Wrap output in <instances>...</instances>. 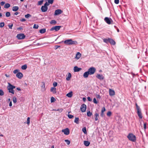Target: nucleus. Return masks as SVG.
<instances>
[{
  "mask_svg": "<svg viewBox=\"0 0 148 148\" xmlns=\"http://www.w3.org/2000/svg\"><path fill=\"white\" fill-rule=\"evenodd\" d=\"M64 42V44L67 45H76L77 44L76 41H73L71 39L66 40Z\"/></svg>",
  "mask_w": 148,
  "mask_h": 148,
  "instance_id": "nucleus-1",
  "label": "nucleus"
},
{
  "mask_svg": "<svg viewBox=\"0 0 148 148\" xmlns=\"http://www.w3.org/2000/svg\"><path fill=\"white\" fill-rule=\"evenodd\" d=\"M127 137L129 140L134 142L136 140V137L133 134L130 133L127 136Z\"/></svg>",
  "mask_w": 148,
  "mask_h": 148,
  "instance_id": "nucleus-2",
  "label": "nucleus"
},
{
  "mask_svg": "<svg viewBox=\"0 0 148 148\" xmlns=\"http://www.w3.org/2000/svg\"><path fill=\"white\" fill-rule=\"evenodd\" d=\"M49 5V3L46 2L44 5L42 6L41 8V10L42 12H45L48 10L47 6Z\"/></svg>",
  "mask_w": 148,
  "mask_h": 148,
  "instance_id": "nucleus-3",
  "label": "nucleus"
},
{
  "mask_svg": "<svg viewBox=\"0 0 148 148\" xmlns=\"http://www.w3.org/2000/svg\"><path fill=\"white\" fill-rule=\"evenodd\" d=\"M96 71V69L93 67H91L88 69V72L90 75H92L94 74Z\"/></svg>",
  "mask_w": 148,
  "mask_h": 148,
  "instance_id": "nucleus-4",
  "label": "nucleus"
},
{
  "mask_svg": "<svg viewBox=\"0 0 148 148\" xmlns=\"http://www.w3.org/2000/svg\"><path fill=\"white\" fill-rule=\"evenodd\" d=\"M104 20L108 24H110L112 23L113 21L111 18L106 17Z\"/></svg>",
  "mask_w": 148,
  "mask_h": 148,
  "instance_id": "nucleus-5",
  "label": "nucleus"
},
{
  "mask_svg": "<svg viewBox=\"0 0 148 148\" xmlns=\"http://www.w3.org/2000/svg\"><path fill=\"white\" fill-rule=\"evenodd\" d=\"M61 27V26H56L54 27H53L50 29V30L52 31L55 30L56 31H58Z\"/></svg>",
  "mask_w": 148,
  "mask_h": 148,
  "instance_id": "nucleus-6",
  "label": "nucleus"
},
{
  "mask_svg": "<svg viewBox=\"0 0 148 148\" xmlns=\"http://www.w3.org/2000/svg\"><path fill=\"white\" fill-rule=\"evenodd\" d=\"M16 37L18 39H24L25 36L23 34H17Z\"/></svg>",
  "mask_w": 148,
  "mask_h": 148,
  "instance_id": "nucleus-7",
  "label": "nucleus"
},
{
  "mask_svg": "<svg viewBox=\"0 0 148 148\" xmlns=\"http://www.w3.org/2000/svg\"><path fill=\"white\" fill-rule=\"evenodd\" d=\"M62 132L64 133V134L66 135H68L69 134L70 131L68 128H66L65 129L62 130Z\"/></svg>",
  "mask_w": 148,
  "mask_h": 148,
  "instance_id": "nucleus-8",
  "label": "nucleus"
},
{
  "mask_svg": "<svg viewBox=\"0 0 148 148\" xmlns=\"http://www.w3.org/2000/svg\"><path fill=\"white\" fill-rule=\"evenodd\" d=\"M62 11L60 9H57L56 10L55 12V15H57L60 14L62 13Z\"/></svg>",
  "mask_w": 148,
  "mask_h": 148,
  "instance_id": "nucleus-9",
  "label": "nucleus"
},
{
  "mask_svg": "<svg viewBox=\"0 0 148 148\" xmlns=\"http://www.w3.org/2000/svg\"><path fill=\"white\" fill-rule=\"evenodd\" d=\"M81 110L82 112H84L86 111V105L85 104H83L80 107Z\"/></svg>",
  "mask_w": 148,
  "mask_h": 148,
  "instance_id": "nucleus-10",
  "label": "nucleus"
},
{
  "mask_svg": "<svg viewBox=\"0 0 148 148\" xmlns=\"http://www.w3.org/2000/svg\"><path fill=\"white\" fill-rule=\"evenodd\" d=\"M96 77L97 78L100 80H103L104 79V77L102 75L97 74Z\"/></svg>",
  "mask_w": 148,
  "mask_h": 148,
  "instance_id": "nucleus-11",
  "label": "nucleus"
},
{
  "mask_svg": "<svg viewBox=\"0 0 148 148\" xmlns=\"http://www.w3.org/2000/svg\"><path fill=\"white\" fill-rule=\"evenodd\" d=\"M137 113L138 116L140 118L142 119V116L140 109L138 110H137Z\"/></svg>",
  "mask_w": 148,
  "mask_h": 148,
  "instance_id": "nucleus-12",
  "label": "nucleus"
},
{
  "mask_svg": "<svg viewBox=\"0 0 148 148\" xmlns=\"http://www.w3.org/2000/svg\"><path fill=\"white\" fill-rule=\"evenodd\" d=\"M74 71L75 72H78L82 70V68H78L77 66H75L74 68Z\"/></svg>",
  "mask_w": 148,
  "mask_h": 148,
  "instance_id": "nucleus-13",
  "label": "nucleus"
},
{
  "mask_svg": "<svg viewBox=\"0 0 148 148\" xmlns=\"http://www.w3.org/2000/svg\"><path fill=\"white\" fill-rule=\"evenodd\" d=\"M23 76V75L22 73L21 72L18 73L16 75V77L19 79L21 78Z\"/></svg>",
  "mask_w": 148,
  "mask_h": 148,
  "instance_id": "nucleus-14",
  "label": "nucleus"
},
{
  "mask_svg": "<svg viewBox=\"0 0 148 148\" xmlns=\"http://www.w3.org/2000/svg\"><path fill=\"white\" fill-rule=\"evenodd\" d=\"M109 95L110 96H113L115 95V92L114 91L111 89H110L109 90Z\"/></svg>",
  "mask_w": 148,
  "mask_h": 148,
  "instance_id": "nucleus-15",
  "label": "nucleus"
},
{
  "mask_svg": "<svg viewBox=\"0 0 148 148\" xmlns=\"http://www.w3.org/2000/svg\"><path fill=\"white\" fill-rule=\"evenodd\" d=\"M66 79L67 81H69L70 79L71 78V74L70 73H68V75H67L66 76Z\"/></svg>",
  "mask_w": 148,
  "mask_h": 148,
  "instance_id": "nucleus-16",
  "label": "nucleus"
},
{
  "mask_svg": "<svg viewBox=\"0 0 148 148\" xmlns=\"http://www.w3.org/2000/svg\"><path fill=\"white\" fill-rule=\"evenodd\" d=\"M81 54L79 52H77L76 55L75 57V58L76 59L78 60L81 57Z\"/></svg>",
  "mask_w": 148,
  "mask_h": 148,
  "instance_id": "nucleus-17",
  "label": "nucleus"
},
{
  "mask_svg": "<svg viewBox=\"0 0 148 148\" xmlns=\"http://www.w3.org/2000/svg\"><path fill=\"white\" fill-rule=\"evenodd\" d=\"M90 74L88 71L85 72L83 74V77L84 78H87L88 77V75Z\"/></svg>",
  "mask_w": 148,
  "mask_h": 148,
  "instance_id": "nucleus-18",
  "label": "nucleus"
},
{
  "mask_svg": "<svg viewBox=\"0 0 148 148\" xmlns=\"http://www.w3.org/2000/svg\"><path fill=\"white\" fill-rule=\"evenodd\" d=\"M109 42L112 45H114L115 44V41L112 39L111 38H110Z\"/></svg>",
  "mask_w": 148,
  "mask_h": 148,
  "instance_id": "nucleus-19",
  "label": "nucleus"
},
{
  "mask_svg": "<svg viewBox=\"0 0 148 148\" xmlns=\"http://www.w3.org/2000/svg\"><path fill=\"white\" fill-rule=\"evenodd\" d=\"M95 121H97L98 119V117L99 116V114L97 113V112H95Z\"/></svg>",
  "mask_w": 148,
  "mask_h": 148,
  "instance_id": "nucleus-20",
  "label": "nucleus"
},
{
  "mask_svg": "<svg viewBox=\"0 0 148 148\" xmlns=\"http://www.w3.org/2000/svg\"><path fill=\"white\" fill-rule=\"evenodd\" d=\"M8 88L10 89H13L15 88V86L11 85L10 83H8Z\"/></svg>",
  "mask_w": 148,
  "mask_h": 148,
  "instance_id": "nucleus-21",
  "label": "nucleus"
},
{
  "mask_svg": "<svg viewBox=\"0 0 148 148\" xmlns=\"http://www.w3.org/2000/svg\"><path fill=\"white\" fill-rule=\"evenodd\" d=\"M18 9H19V8H18V7L17 6H14L12 8V10L13 11L16 12V11H17L18 10Z\"/></svg>",
  "mask_w": 148,
  "mask_h": 148,
  "instance_id": "nucleus-22",
  "label": "nucleus"
},
{
  "mask_svg": "<svg viewBox=\"0 0 148 148\" xmlns=\"http://www.w3.org/2000/svg\"><path fill=\"white\" fill-rule=\"evenodd\" d=\"M51 91L53 92V93H56V88L55 87H52L50 89Z\"/></svg>",
  "mask_w": 148,
  "mask_h": 148,
  "instance_id": "nucleus-23",
  "label": "nucleus"
},
{
  "mask_svg": "<svg viewBox=\"0 0 148 148\" xmlns=\"http://www.w3.org/2000/svg\"><path fill=\"white\" fill-rule=\"evenodd\" d=\"M90 143L88 141H84V144L85 146H88L90 145Z\"/></svg>",
  "mask_w": 148,
  "mask_h": 148,
  "instance_id": "nucleus-24",
  "label": "nucleus"
},
{
  "mask_svg": "<svg viewBox=\"0 0 148 148\" xmlns=\"http://www.w3.org/2000/svg\"><path fill=\"white\" fill-rule=\"evenodd\" d=\"M79 118L78 117H75L74 120V122L78 124L79 123Z\"/></svg>",
  "mask_w": 148,
  "mask_h": 148,
  "instance_id": "nucleus-25",
  "label": "nucleus"
},
{
  "mask_svg": "<svg viewBox=\"0 0 148 148\" xmlns=\"http://www.w3.org/2000/svg\"><path fill=\"white\" fill-rule=\"evenodd\" d=\"M110 38H105L103 39V41L104 42L108 43L109 42Z\"/></svg>",
  "mask_w": 148,
  "mask_h": 148,
  "instance_id": "nucleus-26",
  "label": "nucleus"
},
{
  "mask_svg": "<svg viewBox=\"0 0 148 148\" xmlns=\"http://www.w3.org/2000/svg\"><path fill=\"white\" fill-rule=\"evenodd\" d=\"M46 32V29H43L40 30L39 32L41 34H43Z\"/></svg>",
  "mask_w": 148,
  "mask_h": 148,
  "instance_id": "nucleus-27",
  "label": "nucleus"
},
{
  "mask_svg": "<svg viewBox=\"0 0 148 148\" xmlns=\"http://www.w3.org/2000/svg\"><path fill=\"white\" fill-rule=\"evenodd\" d=\"M66 95L68 97H71L72 96V92H69V93H68V94H66Z\"/></svg>",
  "mask_w": 148,
  "mask_h": 148,
  "instance_id": "nucleus-28",
  "label": "nucleus"
},
{
  "mask_svg": "<svg viewBox=\"0 0 148 148\" xmlns=\"http://www.w3.org/2000/svg\"><path fill=\"white\" fill-rule=\"evenodd\" d=\"M10 4L7 3L5 4L4 5V8H7L10 7Z\"/></svg>",
  "mask_w": 148,
  "mask_h": 148,
  "instance_id": "nucleus-29",
  "label": "nucleus"
},
{
  "mask_svg": "<svg viewBox=\"0 0 148 148\" xmlns=\"http://www.w3.org/2000/svg\"><path fill=\"white\" fill-rule=\"evenodd\" d=\"M8 89L9 90V92L10 93H11L12 94H14V90H13V89H10V88H8Z\"/></svg>",
  "mask_w": 148,
  "mask_h": 148,
  "instance_id": "nucleus-30",
  "label": "nucleus"
},
{
  "mask_svg": "<svg viewBox=\"0 0 148 148\" xmlns=\"http://www.w3.org/2000/svg\"><path fill=\"white\" fill-rule=\"evenodd\" d=\"M82 131L84 134H86L87 133V131L86 127H84L82 129Z\"/></svg>",
  "mask_w": 148,
  "mask_h": 148,
  "instance_id": "nucleus-31",
  "label": "nucleus"
},
{
  "mask_svg": "<svg viewBox=\"0 0 148 148\" xmlns=\"http://www.w3.org/2000/svg\"><path fill=\"white\" fill-rule=\"evenodd\" d=\"M21 68L23 70H25L27 68V66L26 64H25L24 65L22 66H21Z\"/></svg>",
  "mask_w": 148,
  "mask_h": 148,
  "instance_id": "nucleus-32",
  "label": "nucleus"
},
{
  "mask_svg": "<svg viewBox=\"0 0 148 148\" xmlns=\"http://www.w3.org/2000/svg\"><path fill=\"white\" fill-rule=\"evenodd\" d=\"M55 99L53 97H51V103L53 102L56 101Z\"/></svg>",
  "mask_w": 148,
  "mask_h": 148,
  "instance_id": "nucleus-33",
  "label": "nucleus"
},
{
  "mask_svg": "<svg viewBox=\"0 0 148 148\" xmlns=\"http://www.w3.org/2000/svg\"><path fill=\"white\" fill-rule=\"evenodd\" d=\"M25 18H28L29 17H30L32 16V15L29 14H27L26 15H25Z\"/></svg>",
  "mask_w": 148,
  "mask_h": 148,
  "instance_id": "nucleus-34",
  "label": "nucleus"
},
{
  "mask_svg": "<svg viewBox=\"0 0 148 148\" xmlns=\"http://www.w3.org/2000/svg\"><path fill=\"white\" fill-rule=\"evenodd\" d=\"M13 101L14 103H16L17 102L16 98V97H14L13 98Z\"/></svg>",
  "mask_w": 148,
  "mask_h": 148,
  "instance_id": "nucleus-35",
  "label": "nucleus"
},
{
  "mask_svg": "<svg viewBox=\"0 0 148 148\" xmlns=\"http://www.w3.org/2000/svg\"><path fill=\"white\" fill-rule=\"evenodd\" d=\"M87 115L88 116H90L92 114V113L90 112L89 111L87 112Z\"/></svg>",
  "mask_w": 148,
  "mask_h": 148,
  "instance_id": "nucleus-36",
  "label": "nucleus"
},
{
  "mask_svg": "<svg viewBox=\"0 0 148 148\" xmlns=\"http://www.w3.org/2000/svg\"><path fill=\"white\" fill-rule=\"evenodd\" d=\"M43 1V0H42L38 1V5H41L42 4Z\"/></svg>",
  "mask_w": 148,
  "mask_h": 148,
  "instance_id": "nucleus-37",
  "label": "nucleus"
},
{
  "mask_svg": "<svg viewBox=\"0 0 148 148\" xmlns=\"http://www.w3.org/2000/svg\"><path fill=\"white\" fill-rule=\"evenodd\" d=\"M5 16L7 17H9L10 16V14L9 12H7L6 13Z\"/></svg>",
  "mask_w": 148,
  "mask_h": 148,
  "instance_id": "nucleus-38",
  "label": "nucleus"
},
{
  "mask_svg": "<svg viewBox=\"0 0 148 148\" xmlns=\"http://www.w3.org/2000/svg\"><path fill=\"white\" fill-rule=\"evenodd\" d=\"M38 25L37 24H34L33 27V28L37 29L38 27Z\"/></svg>",
  "mask_w": 148,
  "mask_h": 148,
  "instance_id": "nucleus-39",
  "label": "nucleus"
},
{
  "mask_svg": "<svg viewBox=\"0 0 148 148\" xmlns=\"http://www.w3.org/2000/svg\"><path fill=\"white\" fill-rule=\"evenodd\" d=\"M56 21L55 20H52L50 22V23L51 24H55L56 23Z\"/></svg>",
  "mask_w": 148,
  "mask_h": 148,
  "instance_id": "nucleus-40",
  "label": "nucleus"
},
{
  "mask_svg": "<svg viewBox=\"0 0 148 148\" xmlns=\"http://www.w3.org/2000/svg\"><path fill=\"white\" fill-rule=\"evenodd\" d=\"M5 25V24L4 22H2L0 23V27H3Z\"/></svg>",
  "mask_w": 148,
  "mask_h": 148,
  "instance_id": "nucleus-41",
  "label": "nucleus"
},
{
  "mask_svg": "<svg viewBox=\"0 0 148 148\" xmlns=\"http://www.w3.org/2000/svg\"><path fill=\"white\" fill-rule=\"evenodd\" d=\"M67 116L70 119H72L73 117V116L71 114H68Z\"/></svg>",
  "mask_w": 148,
  "mask_h": 148,
  "instance_id": "nucleus-42",
  "label": "nucleus"
},
{
  "mask_svg": "<svg viewBox=\"0 0 148 148\" xmlns=\"http://www.w3.org/2000/svg\"><path fill=\"white\" fill-rule=\"evenodd\" d=\"M54 0H48V3L49 4H52Z\"/></svg>",
  "mask_w": 148,
  "mask_h": 148,
  "instance_id": "nucleus-43",
  "label": "nucleus"
},
{
  "mask_svg": "<svg viewBox=\"0 0 148 148\" xmlns=\"http://www.w3.org/2000/svg\"><path fill=\"white\" fill-rule=\"evenodd\" d=\"M4 95V92L2 90H0V96H2Z\"/></svg>",
  "mask_w": 148,
  "mask_h": 148,
  "instance_id": "nucleus-44",
  "label": "nucleus"
},
{
  "mask_svg": "<svg viewBox=\"0 0 148 148\" xmlns=\"http://www.w3.org/2000/svg\"><path fill=\"white\" fill-rule=\"evenodd\" d=\"M111 114H112V113H111V112H110V111L108 112L107 114V116H110L111 115Z\"/></svg>",
  "mask_w": 148,
  "mask_h": 148,
  "instance_id": "nucleus-45",
  "label": "nucleus"
},
{
  "mask_svg": "<svg viewBox=\"0 0 148 148\" xmlns=\"http://www.w3.org/2000/svg\"><path fill=\"white\" fill-rule=\"evenodd\" d=\"M65 141L66 143V144L68 145H69L70 144V142L69 140H65Z\"/></svg>",
  "mask_w": 148,
  "mask_h": 148,
  "instance_id": "nucleus-46",
  "label": "nucleus"
},
{
  "mask_svg": "<svg viewBox=\"0 0 148 148\" xmlns=\"http://www.w3.org/2000/svg\"><path fill=\"white\" fill-rule=\"evenodd\" d=\"M27 123L28 125H29V124L30 122V118L29 117H28L27 118Z\"/></svg>",
  "mask_w": 148,
  "mask_h": 148,
  "instance_id": "nucleus-47",
  "label": "nucleus"
},
{
  "mask_svg": "<svg viewBox=\"0 0 148 148\" xmlns=\"http://www.w3.org/2000/svg\"><path fill=\"white\" fill-rule=\"evenodd\" d=\"M19 71V70L18 69H17L13 71V73L14 74H16L17 73L18 71Z\"/></svg>",
  "mask_w": 148,
  "mask_h": 148,
  "instance_id": "nucleus-48",
  "label": "nucleus"
},
{
  "mask_svg": "<svg viewBox=\"0 0 148 148\" xmlns=\"http://www.w3.org/2000/svg\"><path fill=\"white\" fill-rule=\"evenodd\" d=\"M93 102L95 104H97V101L95 98H94L93 99Z\"/></svg>",
  "mask_w": 148,
  "mask_h": 148,
  "instance_id": "nucleus-49",
  "label": "nucleus"
},
{
  "mask_svg": "<svg viewBox=\"0 0 148 148\" xmlns=\"http://www.w3.org/2000/svg\"><path fill=\"white\" fill-rule=\"evenodd\" d=\"M57 83L56 82H54L53 84V86L54 87L56 86L57 85Z\"/></svg>",
  "mask_w": 148,
  "mask_h": 148,
  "instance_id": "nucleus-50",
  "label": "nucleus"
},
{
  "mask_svg": "<svg viewBox=\"0 0 148 148\" xmlns=\"http://www.w3.org/2000/svg\"><path fill=\"white\" fill-rule=\"evenodd\" d=\"M106 110V109L105 107H103L101 110V112H103L104 111H105Z\"/></svg>",
  "mask_w": 148,
  "mask_h": 148,
  "instance_id": "nucleus-51",
  "label": "nucleus"
},
{
  "mask_svg": "<svg viewBox=\"0 0 148 148\" xmlns=\"http://www.w3.org/2000/svg\"><path fill=\"white\" fill-rule=\"evenodd\" d=\"M57 111H58L59 112H61L62 111L63 109L62 108H60V109H57Z\"/></svg>",
  "mask_w": 148,
  "mask_h": 148,
  "instance_id": "nucleus-52",
  "label": "nucleus"
},
{
  "mask_svg": "<svg viewBox=\"0 0 148 148\" xmlns=\"http://www.w3.org/2000/svg\"><path fill=\"white\" fill-rule=\"evenodd\" d=\"M114 3L116 4H118L119 3V0H114Z\"/></svg>",
  "mask_w": 148,
  "mask_h": 148,
  "instance_id": "nucleus-53",
  "label": "nucleus"
},
{
  "mask_svg": "<svg viewBox=\"0 0 148 148\" xmlns=\"http://www.w3.org/2000/svg\"><path fill=\"white\" fill-rule=\"evenodd\" d=\"M13 24H12L11 25H8V27H9L10 28L12 29V27L13 26Z\"/></svg>",
  "mask_w": 148,
  "mask_h": 148,
  "instance_id": "nucleus-54",
  "label": "nucleus"
},
{
  "mask_svg": "<svg viewBox=\"0 0 148 148\" xmlns=\"http://www.w3.org/2000/svg\"><path fill=\"white\" fill-rule=\"evenodd\" d=\"M136 108L137 110L140 109L138 105L137 104V103L136 104Z\"/></svg>",
  "mask_w": 148,
  "mask_h": 148,
  "instance_id": "nucleus-55",
  "label": "nucleus"
},
{
  "mask_svg": "<svg viewBox=\"0 0 148 148\" xmlns=\"http://www.w3.org/2000/svg\"><path fill=\"white\" fill-rule=\"evenodd\" d=\"M60 47V46L56 45L55 46V49H57L58 48Z\"/></svg>",
  "mask_w": 148,
  "mask_h": 148,
  "instance_id": "nucleus-56",
  "label": "nucleus"
},
{
  "mask_svg": "<svg viewBox=\"0 0 148 148\" xmlns=\"http://www.w3.org/2000/svg\"><path fill=\"white\" fill-rule=\"evenodd\" d=\"M5 4V2L4 1H2L0 3V4L1 6Z\"/></svg>",
  "mask_w": 148,
  "mask_h": 148,
  "instance_id": "nucleus-57",
  "label": "nucleus"
},
{
  "mask_svg": "<svg viewBox=\"0 0 148 148\" xmlns=\"http://www.w3.org/2000/svg\"><path fill=\"white\" fill-rule=\"evenodd\" d=\"M146 123H145L144 124V129L145 130L146 129Z\"/></svg>",
  "mask_w": 148,
  "mask_h": 148,
  "instance_id": "nucleus-58",
  "label": "nucleus"
},
{
  "mask_svg": "<svg viewBox=\"0 0 148 148\" xmlns=\"http://www.w3.org/2000/svg\"><path fill=\"white\" fill-rule=\"evenodd\" d=\"M20 100L21 101H24V98L23 97H21L20 98Z\"/></svg>",
  "mask_w": 148,
  "mask_h": 148,
  "instance_id": "nucleus-59",
  "label": "nucleus"
},
{
  "mask_svg": "<svg viewBox=\"0 0 148 148\" xmlns=\"http://www.w3.org/2000/svg\"><path fill=\"white\" fill-rule=\"evenodd\" d=\"M100 115L101 117H103L104 116V114L103 113V112H101Z\"/></svg>",
  "mask_w": 148,
  "mask_h": 148,
  "instance_id": "nucleus-60",
  "label": "nucleus"
},
{
  "mask_svg": "<svg viewBox=\"0 0 148 148\" xmlns=\"http://www.w3.org/2000/svg\"><path fill=\"white\" fill-rule=\"evenodd\" d=\"M87 99H88V100L89 101H90L91 100V98L89 97H87Z\"/></svg>",
  "mask_w": 148,
  "mask_h": 148,
  "instance_id": "nucleus-61",
  "label": "nucleus"
},
{
  "mask_svg": "<svg viewBox=\"0 0 148 148\" xmlns=\"http://www.w3.org/2000/svg\"><path fill=\"white\" fill-rule=\"evenodd\" d=\"M22 22L25 21H26V20L24 18H23L20 20Z\"/></svg>",
  "mask_w": 148,
  "mask_h": 148,
  "instance_id": "nucleus-62",
  "label": "nucleus"
},
{
  "mask_svg": "<svg viewBox=\"0 0 148 148\" xmlns=\"http://www.w3.org/2000/svg\"><path fill=\"white\" fill-rule=\"evenodd\" d=\"M96 97L97 98L100 99V96L99 95H97Z\"/></svg>",
  "mask_w": 148,
  "mask_h": 148,
  "instance_id": "nucleus-63",
  "label": "nucleus"
},
{
  "mask_svg": "<svg viewBox=\"0 0 148 148\" xmlns=\"http://www.w3.org/2000/svg\"><path fill=\"white\" fill-rule=\"evenodd\" d=\"M22 29V28L21 27H20L17 28L18 30H21Z\"/></svg>",
  "mask_w": 148,
  "mask_h": 148,
  "instance_id": "nucleus-64",
  "label": "nucleus"
}]
</instances>
